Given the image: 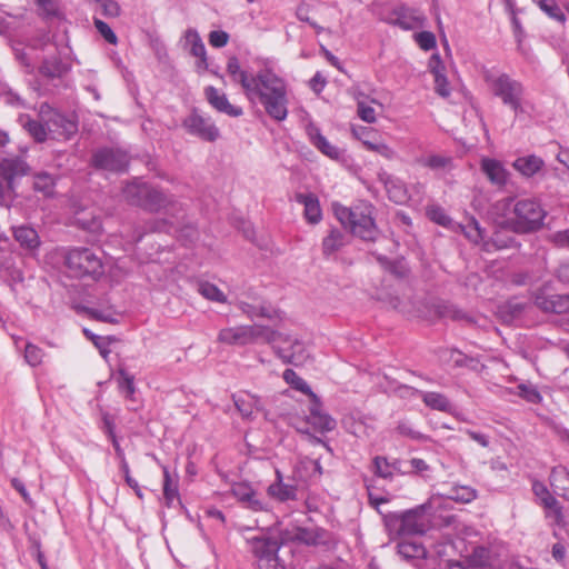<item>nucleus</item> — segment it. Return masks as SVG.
<instances>
[{"mask_svg": "<svg viewBox=\"0 0 569 569\" xmlns=\"http://www.w3.org/2000/svg\"><path fill=\"white\" fill-rule=\"evenodd\" d=\"M232 496L246 508L253 511L267 510V503L258 497L257 491L248 482H236L231 487Z\"/></svg>", "mask_w": 569, "mask_h": 569, "instance_id": "nucleus-15", "label": "nucleus"}, {"mask_svg": "<svg viewBox=\"0 0 569 569\" xmlns=\"http://www.w3.org/2000/svg\"><path fill=\"white\" fill-rule=\"evenodd\" d=\"M381 180L391 201L403 204L409 200V193L403 181L392 176H385Z\"/></svg>", "mask_w": 569, "mask_h": 569, "instance_id": "nucleus-22", "label": "nucleus"}, {"mask_svg": "<svg viewBox=\"0 0 569 569\" xmlns=\"http://www.w3.org/2000/svg\"><path fill=\"white\" fill-rule=\"evenodd\" d=\"M398 552L407 559L422 558L426 556V549L422 545L409 540H402L398 543Z\"/></svg>", "mask_w": 569, "mask_h": 569, "instance_id": "nucleus-39", "label": "nucleus"}, {"mask_svg": "<svg viewBox=\"0 0 569 569\" xmlns=\"http://www.w3.org/2000/svg\"><path fill=\"white\" fill-rule=\"evenodd\" d=\"M267 492L270 498L284 502L296 499L297 489L292 485L284 483L281 472L276 470V481L268 487Z\"/></svg>", "mask_w": 569, "mask_h": 569, "instance_id": "nucleus-20", "label": "nucleus"}, {"mask_svg": "<svg viewBox=\"0 0 569 569\" xmlns=\"http://www.w3.org/2000/svg\"><path fill=\"white\" fill-rule=\"evenodd\" d=\"M182 124L190 134L197 136L202 140L212 142L219 138V129L214 123L209 118H204L197 112L188 116Z\"/></svg>", "mask_w": 569, "mask_h": 569, "instance_id": "nucleus-14", "label": "nucleus"}, {"mask_svg": "<svg viewBox=\"0 0 569 569\" xmlns=\"http://www.w3.org/2000/svg\"><path fill=\"white\" fill-rule=\"evenodd\" d=\"M448 497L457 502L469 503L477 498V490L469 486H455Z\"/></svg>", "mask_w": 569, "mask_h": 569, "instance_id": "nucleus-41", "label": "nucleus"}, {"mask_svg": "<svg viewBox=\"0 0 569 569\" xmlns=\"http://www.w3.org/2000/svg\"><path fill=\"white\" fill-rule=\"evenodd\" d=\"M538 7L551 19L565 23L566 22V16L560 10L559 6L557 4L556 0H546L538 4Z\"/></svg>", "mask_w": 569, "mask_h": 569, "instance_id": "nucleus-49", "label": "nucleus"}, {"mask_svg": "<svg viewBox=\"0 0 569 569\" xmlns=\"http://www.w3.org/2000/svg\"><path fill=\"white\" fill-rule=\"evenodd\" d=\"M23 128L30 133V136L37 141V142H43L50 137V133L48 131V128L46 123L40 118L39 121L27 119L23 121V118H21Z\"/></svg>", "mask_w": 569, "mask_h": 569, "instance_id": "nucleus-34", "label": "nucleus"}, {"mask_svg": "<svg viewBox=\"0 0 569 569\" xmlns=\"http://www.w3.org/2000/svg\"><path fill=\"white\" fill-rule=\"evenodd\" d=\"M229 41V34L222 30L211 31L209 33V43L214 48H222Z\"/></svg>", "mask_w": 569, "mask_h": 569, "instance_id": "nucleus-63", "label": "nucleus"}, {"mask_svg": "<svg viewBox=\"0 0 569 569\" xmlns=\"http://www.w3.org/2000/svg\"><path fill=\"white\" fill-rule=\"evenodd\" d=\"M518 396L523 398L526 401L530 403H539L542 400L539 391L531 385L521 383L517 387Z\"/></svg>", "mask_w": 569, "mask_h": 569, "instance_id": "nucleus-52", "label": "nucleus"}, {"mask_svg": "<svg viewBox=\"0 0 569 569\" xmlns=\"http://www.w3.org/2000/svg\"><path fill=\"white\" fill-rule=\"evenodd\" d=\"M375 471L379 477L389 478L392 476L393 466H391L386 458L376 457L373 460Z\"/></svg>", "mask_w": 569, "mask_h": 569, "instance_id": "nucleus-57", "label": "nucleus"}, {"mask_svg": "<svg viewBox=\"0 0 569 569\" xmlns=\"http://www.w3.org/2000/svg\"><path fill=\"white\" fill-rule=\"evenodd\" d=\"M43 351L41 348H39L36 345L27 343L24 348V359L26 361L32 366L37 367L42 362L43 359Z\"/></svg>", "mask_w": 569, "mask_h": 569, "instance_id": "nucleus-51", "label": "nucleus"}, {"mask_svg": "<svg viewBox=\"0 0 569 569\" xmlns=\"http://www.w3.org/2000/svg\"><path fill=\"white\" fill-rule=\"evenodd\" d=\"M163 497L168 507L179 499L178 483L172 479L167 467H163Z\"/></svg>", "mask_w": 569, "mask_h": 569, "instance_id": "nucleus-38", "label": "nucleus"}, {"mask_svg": "<svg viewBox=\"0 0 569 569\" xmlns=\"http://www.w3.org/2000/svg\"><path fill=\"white\" fill-rule=\"evenodd\" d=\"M416 41L419 47L426 51L436 47V37L429 31H422L416 34Z\"/></svg>", "mask_w": 569, "mask_h": 569, "instance_id": "nucleus-58", "label": "nucleus"}, {"mask_svg": "<svg viewBox=\"0 0 569 569\" xmlns=\"http://www.w3.org/2000/svg\"><path fill=\"white\" fill-rule=\"evenodd\" d=\"M422 401L433 410L449 412L452 408L449 399L439 392H421Z\"/></svg>", "mask_w": 569, "mask_h": 569, "instance_id": "nucleus-33", "label": "nucleus"}, {"mask_svg": "<svg viewBox=\"0 0 569 569\" xmlns=\"http://www.w3.org/2000/svg\"><path fill=\"white\" fill-rule=\"evenodd\" d=\"M13 180L0 173V203L10 207L13 199Z\"/></svg>", "mask_w": 569, "mask_h": 569, "instance_id": "nucleus-50", "label": "nucleus"}, {"mask_svg": "<svg viewBox=\"0 0 569 569\" xmlns=\"http://www.w3.org/2000/svg\"><path fill=\"white\" fill-rule=\"evenodd\" d=\"M341 422L348 432L358 438L369 436L367 425L360 418H357L353 413L345 416Z\"/></svg>", "mask_w": 569, "mask_h": 569, "instance_id": "nucleus-37", "label": "nucleus"}, {"mask_svg": "<svg viewBox=\"0 0 569 569\" xmlns=\"http://www.w3.org/2000/svg\"><path fill=\"white\" fill-rule=\"evenodd\" d=\"M89 313L92 318H94L97 320H101L103 322L113 323L117 321L116 313L112 309L100 310V309L91 308L89 310Z\"/></svg>", "mask_w": 569, "mask_h": 569, "instance_id": "nucleus-62", "label": "nucleus"}, {"mask_svg": "<svg viewBox=\"0 0 569 569\" xmlns=\"http://www.w3.org/2000/svg\"><path fill=\"white\" fill-rule=\"evenodd\" d=\"M307 423L311 425L319 432H329L336 428V420L321 410L318 405L310 409Z\"/></svg>", "mask_w": 569, "mask_h": 569, "instance_id": "nucleus-24", "label": "nucleus"}, {"mask_svg": "<svg viewBox=\"0 0 569 569\" xmlns=\"http://www.w3.org/2000/svg\"><path fill=\"white\" fill-rule=\"evenodd\" d=\"M276 355L284 362L299 366L308 359L307 348L298 337L274 330V341L270 342Z\"/></svg>", "mask_w": 569, "mask_h": 569, "instance_id": "nucleus-8", "label": "nucleus"}, {"mask_svg": "<svg viewBox=\"0 0 569 569\" xmlns=\"http://www.w3.org/2000/svg\"><path fill=\"white\" fill-rule=\"evenodd\" d=\"M468 562L473 568H483L490 562V552L485 547H476L470 556Z\"/></svg>", "mask_w": 569, "mask_h": 569, "instance_id": "nucleus-48", "label": "nucleus"}, {"mask_svg": "<svg viewBox=\"0 0 569 569\" xmlns=\"http://www.w3.org/2000/svg\"><path fill=\"white\" fill-rule=\"evenodd\" d=\"M462 231L465 236L475 243H478L483 238L482 230L475 219H471L466 226H463Z\"/></svg>", "mask_w": 569, "mask_h": 569, "instance_id": "nucleus-55", "label": "nucleus"}, {"mask_svg": "<svg viewBox=\"0 0 569 569\" xmlns=\"http://www.w3.org/2000/svg\"><path fill=\"white\" fill-rule=\"evenodd\" d=\"M172 203V200L160 190L148 187V193L144 196L142 208L150 211H159Z\"/></svg>", "mask_w": 569, "mask_h": 569, "instance_id": "nucleus-30", "label": "nucleus"}, {"mask_svg": "<svg viewBox=\"0 0 569 569\" xmlns=\"http://www.w3.org/2000/svg\"><path fill=\"white\" fill-rule=\"evenodd\" d=\"M227 72L232 82L239 84L251 103H260L266 113L276 121L288 116V84L271 68L260 69L256 74L240 67L236 57L229 58Z\"/></svg>", "mask_w": 569, "mask_h": 569, "instance_id": "nucleus-1", "label": "nucleus"}, {"mask_svg": "<svg viewBox=\"0 0 569 569\" xmlns=\"http://www.w3.org/2000/svg\"><path fill=\"white\" fill-rule=\"evenodd\" d=\"M296 201L303 204V214L308 222L318 223L322 218L319 200L313 193H297Z\"/></svg>", "mask_w": 569, "mask_h": 569, "instance_id": "nucleus-21", "label": "nucleus"}, {"mask_svg": "<svg viewBox=\"0 0 569 569\" xmlns=\"http://www.w3.org/2000/svg\"><path fill=\"white\" fill-rule=\"evenodd\" d=\"M33 188L36 191L42 192L43 196L50 197L53 194L54 178L46 172L34 176Z\"/></svg>", "mask_w": 569, "mask_h": 569, "instance_id": "nucleus-44", "label": "nucleus"}, {"mask_svg": "<svg viewBox=\"0 0 569 569\" xmlns=\"http://www.w3.org/2000/svg\"><path fill=\"white\" fill-rule=\"evenodd\" d=\"M184 47L189 49V52L198 58L197 68L199 70H206L208 68L207 51L204 43L194 29H188L184 32Z\"/></svg>", "mask_w": 569, "mask_h": 569, "instance_id": "nucleus-17", "label": "nucleus"}, {"mask_svg": "<svg viewBox=\"0 0 569 569\" xmlns=\"http://www.w3.org/2000/svg\"><path fill=\"white\" fill-rule=\"evenodd\" d=\"M218 340L227 345L246 346L263 341H274V330L261 325L237 326L220 330Z\"/></svg>", "mask_w": 569, "mask_h": 569, "instance_id": "nucleus-7", "label": "nucleus"}, {"mask_svg": "<svg viewBox=\"0 0 569 569\" xmlns=\"http://www.w3.org/2000/svg\"><path fill=\"white\" fill-rule=\"evenodd\" d=\"M480 169L488 180L495 186L502 187L508 181L509 172L502 162L497 159L482 158Z\"/></svg>", "mask_w": 569, "mask_h": 569, "instance_id": "nucleus-18", "label": "nucleus"}, {"mask_svg": "<svg viewBox=\"0 0 569 569\" xmlns=\"http://www.w3.org/2000/svg\"><path fill=\"white\" fill-rule=\"evenodd\" d=\"M39 117L46 123L52 139H69L78 131V124L72 119L53 110L49 104L42 103Z\"/></svg>", "mask_w": 569, "mask_h": 569, "instance_id": "nucleus-10", "label": "nucleus"}, {"mask_svg": "<svg viewBox=\"0 0 569 569\" xmlns=\"http://www.w3.org/2000/svg\"><path fill=\"white\" fill-rule=\"evenodd\" d=\"M356 100L358 117L367 123H375L377 121L376 110L367 103L365 94L359 93Z\"/></svg>", "mask_w": 569, "mask_h": 569, "instance_id": "nucleus-43", "label": "nucleus"}, {"mask_svg": "<svg viewBox=\"0 0 569 569\" xmlns=\"http://www.w3.org/2000/svg\"><path fill=\"white\" fill-rule=\"evenodd\" d=\"M333 212L340 223L365 241H375L378 237V229L372 218L373 208L370 204L361 203L353 208H347L339 203L333 204Z\"/></svg>", "mask_w": 569, "mask_h": 569, "instance_id": "nucleus-3", "label": "nucleus"}, {"mask_svg": "<svg viewBox=\"0 0 569 569\" xmlns=\"http://www.w3.org/2000/svg\"><path fill=\"white\" fill-rule=\"evenodd\" d=\"M236 305L250 319L282 320V312L279 309L254 295H248L246 299H239Z\"/></svg>", "mask_w": 569, "mask_h": 569, "instance_id": "nucleus-11", "label": "nucleus"}, {"mask_svg": "<svg viewBox=\"0 0 569 569\" xmlns=\"http://www.w3.org/2000/svg\"><path fill=\"white\" fill-rule=\"evenodd\" d=\"M283 379L287 383H289L290 386H292L295 389L303 392V393H307V395H311L312 397H315V395L312 393L309 385L301 378L297 375L296 371H293L292 369H286L283 371Z\"/></svg>", "mask_w": 569, "mask_h": 569, "instance_id": "nucleus-47", "label": "nucleus"}, {"mask_svg": "<svg viewBox=\"0 0 569 569\" xmlns=\"http://www.w3.org/2000/svg\"><path fill=\"white\" fill-rule=\"evenodd\" d=\"M94 27L107 42L111 44H117L118 38L108 23H106L102 20L96 19Z\"/></svg>", "mask_w": 569, "mask_h": 569, "instance_id": "nucleus-56", "label": "nucleus"}, {"mask_svg": "<svg viewBox=\"0 0 569 569\" xmlns=\"http://www.w3.org/2000/svg\"><path fill=\"white\" fill-rule=\"evenodd\" d=\"M198 291L208 300L216 302H226L227 300L224 293L216 284L210 282L199 283Z\"/></svg>", "mask_w": 569, "mask_h": 569, "instance_id": "nucleus-45", "label": "nucleus"}, {"mask_svg": "<svg viewBox=\"0 0 569 569\" xmlns=\"http://www.w3.org/2000/svg\"><path fill=\"white\" fill-rule=\"evenodd\" d=\"M435 78V90L436 92L443 97V98H447L450 96V86H449V82L447 80V77L445 73L442 74H437Z\"/></svg>", "mask_w": 569, "mask_h": 569, "instance_id": "nucleus-61", "label": "nucleus"}, {"mask_svg": "<svg viewBox=\"0 0 569 569\" xmlns=\"http://www.w3.org/2000/svg\"><path fill=\"white\" fill-rule=\"evenodd\" d=\"M512 166L523 177L531 178L545 167V161L536 154H529L517 158Z\"/></svg>", "mask_w": 569, "mask_h": 569, "instance_id": "nucleus-25", "label": "nucleus"}, {"mask_svg": "<svg viewBox=\"0 0 569 569\" xmlns=\"http://www.w3.org/2000/svg\"><path fill=\"white\" fill-rule=\"evenodd\" d=\"M427 214L432 221H435L441 226H447L450 222L449 217L446 214L443 209L440 207H437V206L429 207L427 210Z\"/></svg>", "mask_w": 569, "mask_h": 569, "instance_id": "nucleus-59", "label": "nucleus"}, {"mask_svg": "<svg viewBox=\"0 0 569 569\" xmlns=\"http://www.w3.org/2000/svg\"><path fill=\"white\" fill-rule=\"evenodd\" d=\"M118 387L126 398H132L136 391L133 376L129 375L126 370L119 369L118 371Z\"/></svg>", "mask_w": 569, "mask_h": 569, "instance_id": "nucleus-46", "label": "nucleus"}, {"mask_svg": "<svg viewBox=\"0 0 569 569\" xmlns=\"http://www.w3.org/2000/svg\"><path fill=\"white\" fill-rule=\"evenodd\" d=\"M485 80L492 94L511 109L516 118L526 111L525 88L521 82L507 73H487Z\"/></svg>", "mask_w": 569, "mask_h": 569, "instance_id": "nucleus-4", "label": "nucleus"}, {"mask_svg": "<svg viewBox=\"0 0 569 569\" xmlns=\"http://www.w3.org/2000/svg\"><path fill=\"white\" fill-rule=\"evenodd\" d=\"M84 333L92 340L93 345L99 349L100 355L104 359H107L110 353V349L108 348V346L111 341H114L116 339L112 337L103 338L96 335H90L87 329L84 330Z\"/></svg>", "mask_w": 569, "mask_h": 569, "instance_id": "nucleus-54", "label": "nucleus"}, {"mask_svg": "<svg viewBox=\"0 0 569 569\" xmlns=\"http://www.w3.org/2000/svg\"><path fill=\"white\" fill-rule=\"evenodd\" d=\"M532 492L541 507L555 498V496L549 491L548 487L539 480H535L532 482Z\"/></svg>", "mask_w": 569, "mask_h": 569, "instance_id": "nucleus-53", "label": "nucleus"}, {"mask_svg": "<svg viewBox=\"0 0 569 569\" xmlns=\"http://www.w3.org/2000/svg\"><path fill=\"white\" fill-rule=\"evenodd\" d=\"M365 148L369 151L376 152L381 157L391 160L396 157L395 150L382 141L379 137L372 140L365 141Z\"/></svg>", "mask_w": 569, "mask_h": 569, "instance_id": "nucleus-42", "label": "nucleus"}, {"mask_svg": "<svg viewBox=\"0 0 569 569\" xmlns=\"http://www.w3.org/2000/svg\"><path fill=\"white\" fill-rule=\"evenodd\" d=\"M28 172L27 163L19 157L3 159L0 162V173L13 180L17 176H23Z\"/></svg>", "mask_w": 569, "mask_h": 569, "instance_id": "nucleus-31", "label": "nucleus"}, {"mask_svg": "<svg viewBox=\"0 0 569 569\" xmlns=\"http://www.w3.org/2000/svg\"><path fill=\"white\" fill-rule=\"evenodd\" d=\"M258 569H286L278 557L280 545L267 537H254L249 540Z\"/></svg>", "mask_w": 569, "mask_h": 569, "instance_id": "nucleus-9", "label": "nucleus"}, {"mask_svg": "<svg viewBox=\"0 0 569 569\" xmlns=\"http://www.w3.org/2000/svg\"><path fill=\"white\" fill-rule=\"evenodd\" d=\"M64 264L74 278L89 277L97 279L103 273L101 258L88 248H73L68 250Z\"/></svg>", "mask_w": 569, "mask_h": 569, "instance_id": "nucleus-5", "label": "nucleus"}, {"mask_svg": "<svg viewBox=\"0 0 569 569\" xmlns=\"http://www.w3.org/2000/svg\"><path fill=\"white\" fill-rule=\"evenodd\" d=\"M497 209L503 212L501 224L517 233H528L541 228L546 211L533 199L513 201L506 199L497 203Z\"/></svg>", "mask_w": 569, "mask_h": 569, "instance_id": "nucleus-2", "label": "nucleus"}, {"mask_svg": "<svg viewBox=\"0 0 569 569\" xmlns=\"http://www.w3.org/2000/svg\"><path fill=\"white\" fill-rule=\"evenodd\" d=\"M308 134L310 137L312 144L325 156L333 160H338L341 157V151L339 150V148L331 144L326 139V137H323L320 133V131L317 128L310 127L308 130Z\"/></svg>", "mask_w": 569, "mask_h": 569, "instance_id": "nucleus-27", "label": "nucleus"}, {"mask_svg": "<svg viewBox=\"0 0 569 569\" xmlns=\"http://www.w3.org/2000/svg\"><path fill=\"white\" fill-rule=\"evenodd\" d=\"M92 163L98 169L118 172L127 168L129 159L127 153L119 149L103 148L93 154Z\"/></svg>", "mask_w": 569, "mask_h": 569, "instance_id": "nucleus-13", "label": "nucleus"}, {"mask_svg": "<svg viewBox=\"0 0 569 569\" xmlns=\"http://www.w3.org/2000/svg\"><path fill=\"white\" fill-rule=\"evenodd\" d=\"M13 237L20 246L29 251H34L40 246L38 232L28 226H19L13 228Z\"/></svg>", "mask_w": 569, "mask_h": 569, "instance_id": "nucleus-28", "label": "nucleus"}, {"mask_svg": "<svg viewBox=\"0 0 569 569\" xmlns=\"http://www.w3.org/2000/svg\"><path fill=\"white\" fill-rule=\"evenodd\" d=\"M66 70L64 64L57 56L46 58L40 67V73L48 78L61 77Z\"/></svg>", "mask_w": 569, "mask_h": 569, "instance_id": "nucleus-36", "label": "nucleus"}, {"mask_svg": "<svg viewBox=\"0 0 569 569\" xmlns=\"http://www.w3.org/2000/svg\"><path fill=\"white\" fill-rule=\"evenodd\" d=\"M440 498L432 497L426 503L403 512L397 520V533L399 536L423 535L430 527V517L427 515L435 510Z\"/></svg>", "mask_w": 569, "mask_h": 569, "instance_id": "nucleus-6", "label": "nucleus"}, {"mask_svg": "<svg viewBox=\"0 0 569 569\" xmlns=\"http://www.w3.org/2000/svg\"><path fill=\"white\" fill-rule=\"evenodd\" d=\"M286 539L298 541L307 546L322 547L326 550L332 549L337 542L331 532L318 527L295 528Z\"/></svg>", "mask_w": 569, "mask_h": 569, "instance_id": "nucleus-12", "label": "nucleus"}, {"mask_svg": "<svg viewBox=\"0 0 569 569\" xmlns=\"http://www.w3.org/2000/svg\"><path fill=\"white\" fill-rule=\"evenodd\" d=\"M351 132L356 139L361 141V143L365 146L366 140H372L376 139L378 136L376 131L371 128L367 127H352Z\"/></svg>", "mask_w": 569, "mask_h": 569, "instance_id": "nucleus-60", "label": "nucleus"}, {"mask_svg": "<svg viewBox=\"0 0 569 569\" xmlns=\"http://www.w3.org/2000/svg\"><path fill=\"white\" fill-rule=\"evenodd\" d=\"M233 402L240 415L249 419L256 411H262V405L260 399L249 392H239L233 395Z\"/></svg>", "mask_w": 569, "mask_h": 569, "instance_id": "nucleus-19", "label": "nucleus"}, {"mask_svg": "<svg viewBox=\"0 0 569 569\" xmlns=\"http://www.w3.org/2000/svg\"><path fill=\"white\" fill-rule=\"evenodd\" d=\"M546 519L551 520V525L563 528L567 525L562 505L556 499H551L542 506Z\"/></svg>", "mask_w": 569, "mask_h": 569, "instance_id": "nucleus-32", "label": "nucleus"}, {"mask_svg": "<svg viewBox=\"0 0 569 569\" xmlns=\"http://www.w3.org/2000/svg\"><path fill=\"white\" fill-rule=\"evenodd\" d=\"M345 246L343 234L332 229L330 233L322 241V250L326 256H329Z\"/></svg>", "mask_w": 569, "mask_h": 569, "instance_id": "nucleus-40", "label": "nucleus"}, {"mask_svg": "<svg viewBox=\"0 0 569 569\" xmlns=\"http://www.w3.org/2000/svg\"><path fill=\"white\" fill-rule=\"evenodd\" d=\"M208 102L219 112L226 113L230 117H240L243 111L240 107L231 104L223 92H220L214 87H208L204 90Z\"/></svg>", "mask_w": 569, "mask_h": 569, "instance_id": "nucleus-16", "label": "nucleus"}, {"mask_svg": "<svg viewBox=\"0 0 569 569\" xmlns=\"http://www.w3.org/2000/svg\"><path fill=\"white\" fill-rule=\"evenodd\" d=\"M536 305L547 312L565 313L569 311V296L552 295L550 297H537Z\"/></svg>", "mask_w": 569, "mask_h": 569, "instance_id": "nucleus-23", "label": "nucleus"}, {"mask_svg": "<svg viewBox=\"0 0 569 569\" xmlns=\"http://www.w3.org/2000/svg\"><path fill=\"white\" fill-rule=\"evenodd\" d=\"M549 482L556 495L569 501V471L567 469L562 467L553 468Z\"/></svg>", "mask_w": 569, "mask_h": 569, "instance_id": "nucleus-26", "label": "nucleus"}, {"mask_svg": "<svg viewBox=\"0 0 569 569\" xmlns=\"http://www.w3.org/2000/svg\"><path fill=\"white\" fill-rule=\"evenodd\" d=\"M416 161L420 166L429 168L431 170L450 169L452 163V159L450 157L442 154L425 156L418 158Z\"/></svg>", "mask_w": 569, "mask_h": 569, "instance_id": "nucleus-35", "label": "nucleus"}, {"mask_svg": "<svg viewBox=\"0 0 569 569\" xmlns=\"http://www.w3.org/2000/svg\"><path fill=\"white\" fill-rule=\"evenodd\" d=\"M148 184L138 180L127 183L122 189L126 201L141 207L144 196L148 193Z\"/></svg>", "mask_w": 569, "mask_h": 569, "instance_id": "nucleus-29", "label": "nucleus"}, {"mask_svg": "<svg viewBox=\"0 0 569 569\" xmlns=\"http://www.w3.org/2000/svg\"><path fill=\"white\" fill-rule=\"evenodd\" d=\"M439 316L445 318H451L453 320H467L468 317L461 311L456 309L453 306L439 307Z\"/></svg>", "mask_w": 569, "mask_h": 569, "instance_id": "nucleus-64", "label": "nucleus"}]
</instances>
